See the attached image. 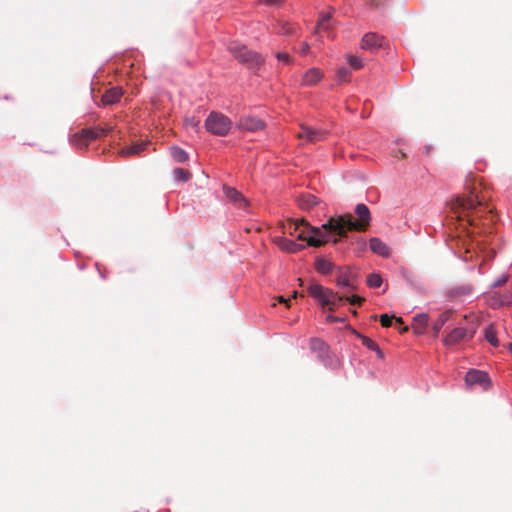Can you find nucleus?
Segmentation results:
<instances>
[{"mask_svg":"<svg viewBox=\"0 0 512 512\" xmlns=\"http://www.w3.org/2000/svg\"><path fill=\"white\" fill-rule=\"evenodd\" d=\"M309 49H310L309 45H308L307 43H305V42H304V43H302V44L300 45V48H299L298 52H299L301 55H306V54L308 53Z\"/></svg>","mask_w":512,"mask_h":512,"instance_id":"4c0bfd02","label":"nucleus"},{"mask_svg":"<svg viewBox=\"0 0 512 512\" xmlns=\"http://www.w3.org/2000/svg\"><path fill=\"white\" fill-rule=\"evenodd\" d=\"M327 132L322 129L313 128L307 125H301L297 137L309 143H317L326 139Z\"/></svg>","mask_w":512,"mask_h":512,"instance_id":"1a4fd4ad","label":"nucleus"},{"mask_svg":"<svg viewBox=\"0 0 512 512\" xmlns=\"http://www.w3.org/2000/svg\"><path fill=\"white\" fill-rule=\"evenodd\" d=\"M123 91L121 87H113L107 90L102 96V103L104 105H112L119 101Z\"/></svg>","mask_w":512,"mask_h":512,"instance_id":"a211bd4d","label":"nucleus"},{"mask_svg":"<svg viewBox=\"0 0 512 512\" xmlns=\"http://www.w3.org/2000/svg\"><path fill=\"white\" fill-rule=\"evenodd\" d=\"M428 324L427 314H418L413 319L412 329L416 334H423Z\"/></svg>","mask_w":512,"mask_h":512,"instance_id":"412c9836","label":"nucleus"},{"mask_svg":"<svg viewBox=\"0 0 512 512\" xmlns=\"http://www.w3.org/2000/svg\"><path fill=\"white\" fill-rule=\"evenodd\" d=\"M348 63L355 69V70H359L363 67V64H362V61L360 58L356 57V56H353V55H349L348 58Z\"/></svg>","mask_w":512,"mask_h":512,"instance_id":"f704fd0d","label":"nucleus"},{"mask_svg":"<svg viewBox=\"0 0 512 512\" xmlns=\"http://www.w3.org/2000/svg\"><path fill=\"white\" fill-rule=\"evenodd\" d=\"M480 183H476L474 178L466 179L465 193L457 196L451 201V211L458 220H466L473 227H478L480 221L483 226L488 225L486 221H493L492 210L484 206V199L480 196Z\"/></svg>","mask_w":512,"mask_h":512,"instance_id":"f257e3e1","label":"nucleus"},{"mask_svg":"<svg viewBox=\"0 0 512 512\" xmlns=\"http://www.w3.org/2000/svg\"><path fill=\"white\" fill-rule=\"evenodd\" d=\"M224 194L229 202L233 203L239 209H245L248 207V200L235 188L224 186Z\"/></svg>","mask_w":512,"mask_h":512,"instance_id":"f8f14e48","label":"nucleus"},{"mask_svg":"<svg viewBox=\"0 0 512 512\" xmlns=\"http://www.w3.org/2000/svg\"><path fill=\"white\" fill-rule=\"evenodd\" d=\"M453 314V311L452 310H446L444 312H442L438 319L435 321V323L433 324V330H434V333L435 335H437L439 333V331L441 330V328L447 323V321L451 318Z\"/></svg>","mask_w":512,"mask_h":512,"instance_id":"4be33fe9","label":"nucleus"},{"mask_svg":"<svg viewBox=\"0 0 512 512\" xmlns=\"http://www.w3.org/2000/svg\"><path fill=\"white\" fill-rule=\"evenodd\" d=\"M506 281H507V277H502L501 279L497 280V281L493 284V286L498 287V286H500V285H502V284L506 283Z\"/></svg>","mask_w":512,"mask_h":512,"instance_id":"79ce46f5","label":"nucleus"},{"mask_svg":"<svg viewBox=\"0 0 512 512\" xmlns=\"http://www.w3.org/2000/svg\"><path fill=\"white\" fill-rule=\"evenodd\" d=\"M229 51L239 62L245 64L250 69L258 70L264 63V58L260 54L247 49L244 45L231 43Z\"/></svg>","mask_w":512,"mask_h":512,"instance_id":"39448f33","label":"nucleus"},{"mask_svg":"<svg viewBox=\"0 0 512 512\" xmlns=\"http://www.w3.org/2000/svg\"><path fill=\"white\" fill-rule=\"evenodd\" d=\"M408 331V327L407 326H404L401 330V332H407Z\"/></svg>","mask_w":512,"mask_h":512,"instance_id":"de8ad7c7","label":"nucleus"},{"mask_svg":"<svg viewBox=\"0 0 512 512\" xmlns=\"http://www.w3.org/2000/svg\"><path fill=\"white\" fill-rule=\"evenodd\" d=\"M309 347L311 351L318 353L319 359H324L328 354V345L320 338H311Z\"/></svg>","mask_w":512,"mask_h":512,"instance_id":"dca6fc26","label":"nucleus"},{"mask_svg":"<svg viewBox=\"0 0 512 512\" xmlns=\"http://www.w3.org/2000/svg\"><path fill=\"white\" fill-rule=\"evenodd\" d=\"M393 319H395V320H396V322H397L398 324H403V320H402V318H400V317H395V316H394V318H393Z\"/></svg>","mask_w":512,"mask_h":512,"instance_id":"c03bdc74","label":"nucleus"},{"mask_svg":"<svg viewBox=\"0 0 512 512\" xmlns=\"http://www.w3.org/2000/svg\"><path fill=\"white\" fill-rule=\"evenodd\" d=\"M112 130L111 126L82 129L72 137L73 144L78 148L86 147L88 142L107 135Z\"/></svg>","mask_w":512,"mask_h":512,"instance_id":"0eeeda50","label":"nucleus"},{"mask_svg":"<svg viewBox=\"0 0 512 512\" xmlns=\"http://www.w3.org/2000/svg\"><path fill=\"white\" fill-rule=\"evenodd\" d=\"M237 127L241 130L256 132L265 128V122L251 115H245L239 118Z\"/></svg>","mask_w":512,"mask_h":512,"instance_id":"9d476101","label":"nucleus"},{"mask_svg":"<svg viewBox=\"0 0 512 512\" xmlns=\"http://www.w3.org/2000/svg\"><path fill=\"white\" fill-rule=\"evenodd\" d=\"M294 29L295 27L293 24L289 22H280L278 33L289 35L294 33Z\"/></svg>","mask_w":512,"mask_h":512,"instance_id":"473e14b6","label":"nucleus"},{"mask_svg":"<svg viewBox=\"0 0 512 512\" xmlns=\"http://www.w3.org/2000/svg\"><path fill=\"white\" fill-rule=\"evenodd\" d=\"M336 283L340 287H348L352 290L356 289V286L352 282L351 274L349 271L341 272L336 279Z\"/></svg>","mask_w":512,"mask_h":512,"instance_id":"5701e85b","label":"nucleus"},{"mask_svg":"<svg viewBox=\"0 0 512 512\" xmlns=\"http://www.w3.org/2000/svg\"><path fill=\"white\" fill-rule=\"evenodd\" d=\"M277 300H278V302H280V303H284V304H286V306H287V307H289V301H290V299H286V298H285V297H283V296H279V297L277 298Z\"/></svg>","mask_w":512,"mask_h":512,"instance_id":"37998d69","label":"nucleus"},{"mask_svg":"<svg viewBox=\"0 0 512 512\" xmlns=\"http://www.w3.org/2000/svg\"><path fill=\"white\" fill-rule=\"evenodd\" d=\"M323 77V72L318 68L309 69L303 76L302 84L306 86L316 85Z\"/></svg>","mask_w":512,"mask_h":512,"instance_id":"f3484780","label":"nucleus"},{"mask_svg":"<svg viewBox=\"0 0 512 512\" xmlns=\"http://www.w3.org/2000/svg\"><path fill=\"white\" fill-rule=\"evenodd\" d=\"M297 296H298V292L294 291L293 294H292V298H296Z\"/></svg>","mask_w":512,"mask_h":512,"instance_id":"49530a36","label":"nucleus"},{"mask_svg":"<svg viewBox=\"0 0 512 512\" xmlns=\"http://www.w3.org/2000/svg\"><path fill=\"white\" fill-rule=\"evenodd\" d=\"M333 12H334V9L329 8L328 12H320L319 13L317 26H316L317 33H327L328 36H331V31L334 28V25L332 22Z\"/></svg>","mask_w":512,"mask_h":512,"instance_id":"9b49d317","label":"nucleus"},{"mask_svg":"<svg viewBox=\"0 0 512 512\" xmlns=\"http://www.w3.org/2000/svg\"><path fill=\"white\" fill-rule=\"evenodd\" d=\"M467 336V330L463 327H456L444 339L446 346H453L463 341Z\"/></svg>","mask_w":512,"mask_h":512,"instance_id":"4468645a","label":"nucleus"},{"mask_svg":"<svg viewBox=\"0 0 512 512\" xmlns=\"http://www.w3.org/2000/svg\"><path fill=\"white\" fill-rule=\"evenodd\" d=\"M465 383L469 387L479 385L484 390H487L491 386V380L488 374L484 371L476 369H471L466 373Z\"/></svg>","mask_w":512,"mask_h":512,"instance_id":"6e6552de","label":"nucleus"},{"mask_svg":"<svg viewBox=\"0 0 512 512\" xmlns=\"http://www.w3.org/2000/svg\"><path fill=\"white\" fill-rule=\"evenodd\" d=\"M336 79L339 83H346L350 81V71L345 67H340L336 72Z\"/></svg>","mask_w":512,"mask_h":512,"instance_id":"c756f323","label":"nucleus"},{"mask_svg":"<svg viewBox=\"0 0 512 512\" xmlns=\"http://www.w3.org/2000/svg\"><path fill=\"white\" fill-rule=\"evenodd\" d=\"M344 300L348 301L351 305H361L365 299L357 295H344Z\"/></svg>","mask_w":512,"mask_h":512,"instance_id":"c9c22d12","label":"nucleus"},{"mask_svg":"<svg viewBox=\"0 0 512 512\" xmlns=\"http://www.w3.org/2000/svg\"><path fill=\"white\" fill-rule=\"evenodd\" d=\"M200 119L196 116H186L184 118V126L189 129L197 130L199 128Z\"/></svg>","mask_w":512,"mask_h":512,"instance_id":"7c9ffc66","label":"nucleus"},{"mask_svg":"<svg viewBox=\"0 0 512 512\" xmlns=\"http://www.w3.org/2000/svg\"><path fill=\"white\" fill-rule=\"evenodd\" d=\"M173 173L175 179L178 181L186 182L191 177V173L183 168H176Z\"/></svg>","mask_w":512,"mask_h":512,"instance_id":"2f4dec72","label":"nucleus"},{"mask_svg":"<svg viewBox=\"0 0 512 512\" xmlns=\"http://www.w3.org/2000/svg\"><path fill=\"white\" fill-rule=\"evenodd\" d=\"M231 127V120L220 112H211L205 121L206 130L216 136H226Z\"/></svg>","mask_w":512,"mask_h":512,"instance_id":"423d86ee","label":"nucleus"},{"mask_svg":"<svg viewBox=\"0 0 512 512\" xmlns=\"http://www.w3.org/2000/svg\"><path fill=\"white\" fill-rule=\"evenodd\" d=\"M308 292L322 307H327L329 311L336 310L344 300V295H339L331 289L316 283L308 287Z\"/></svg>","mask_w":512,"mask_h":512,"instance_id":"20e7f679","label":"nucleus"},{"mask_svg":"<svg viewBox=\"0 0 512 512\" xmlns=\"http://www.w3.org/2000/svg\"><path fill=\"white\" fill-rule=\"evenodd\" d=\"M366 282L369 287L378 288L381 286L383 280L380 274L371 273L368 275Z\"/></svg>","mask_w":512,"mask_h":512,"instance_id":"c85d7f7f","label":"nucleus"},{"mask_svg":"<svg viewBox=\"0 0 512 512\" xmlns=\"http://www.w3.org/2000/svg\"><path fill=\"white\" fill-rule=\"evenodd\" d=\"M285 232L304 240L309 246L321 247L329 241L330 233L323 228L313 227L303 219L290 221L284 226Z\"/></svg>","mask_w":512,"mask_h":512,"instance_id":"7ed1b4c3","label":"nucleus"},{"mask_svg":"<svg viewBox=\"0 0 512 512\" xmlns=\"http://www.w3.org/2000/svg\"><path fill=\"white\" fill-rule=\"evenodd\" d=\"M355 214L357 216L356 221L353 220V216L350 213L331 217L323 224V228L329 231L330 235H337L340 238H346L349 231H366L371 222L369 208L365 204L360 203L355 207Z\"/></svg>","mask_w":512,"mask_h":512,"instance_id":"f03ea898","label":"nucleus"},{"mask_svg":"<svg viewBox=\"0 0 512 512\" xmlns=\"http://www.w3.org/2000/svg\"><path fill=\"white\" fill-rule=\"evenodd\" d=\"M362 344L364 346H366L368 349L372 350V351H375L378 355V357L380 358H383L384 355H383V352L381 351V349L379 348L378 344L373 341L372 339L368 338V337H365V336H362Z\"/></svg>","mask_w":512,"mask_h":512,"instance_id":"bb28decb","label":"nucleus"},{"mask_svg":"<svg viewBox=\"0 0 512 512\" xmlns=\"http://www.w3.org/2000/svg\"><path fill=\"white\" fill-rule=\"evenodd\" d=\"M383 40V37L375 33H367L362 38L361 47L365 50L374 52L382 46Z\"/></svg>","mask_w":512,"mask_h":512,"instance_id":"ddd939ff","label":"nucleus"},{"mask_svg":"<svg viewBox=\"0 0 512 512\" xmlns=\"http://www.w3.org/2000/svg\"><path fill=\"white\" fill-rule=\"evenodd\" d=\"M394 316H389L388 314H382L380 316V322L383 327H389L392 323V319Z\"/></svg>","mask_w":512,"mask_h":512,"instance_id":"e433bc0d","label":"nucleus"},{"mask_svg":"<svg viewBox=\"0 0 512 512\" xmlns=\"http://www.w3.org/2000/svg\"><path fill=\"white\" fill-rule=\"evenodd\" d=\"M326 321H327V322H330V323H332V322H342V321H343V319H341V318H339V317H336V316H334V315H328V316L326 317Z\"/></svg>","mask_w":512,"mask_h":512,"instance_id":"ea45409f","label":"nucleus"},{"mask_svg":"<svg viewBox=\"0 0 512 512\" xmlns=\"http://www.w3.org/2000/svg\"><path fill=\"white\" fill-rule=\"evenodd\" d=\"M467 294L470 295L471 294V289L468 287L467 288Z\"/></svg>","mask_w":512,"mask_h":512,"instance_id":"09e8293b","label":"nucleus"},{"mask_svg":"<svg viewBox=\"0 0 512 512\" xmlns=\"http://www.w3.org/2000/svg\"><path fill=\"white\" fill-rule=\"evenodd\" d=\"M148 145V142H140V143H134L130 146L124 147L119 150V155L123 157L131 156V155H138L140 152L145 150L146 146Z\"/></svg>","mask_w":512,"mask_h":512,"instance_id":"6ab92c4d","label":"nucleus"},{"mask_svg":"<svg viewBox=\"0 0 512 512\" xmlns=\"http://www.w3.org/2000/svg\"><path fill=\"white\" fill-rule=\"evenodd\" d=\"M275 243L278 245V247L282 251L288 252V253H295L304 248V246L302 244H298L293 240L283 238V237L276 238Z\"/></svg>","mask_w":512,"mask_h":512,"instance_id":"2eb2a0df","label":"nucleus"},{"mask_svg":"<svg viewBox=\"0 0 512 512\" xmlns=\"http://www.w3.org/2000/svg\"><path fill=\"white\" fill-rule=\"evenodd\" d=\"M485 339L494 347L499 345L497 333L493 325H489L484 330Z\"/></svg>","mask_w":512,"mask_h":512,"instance_id":"b1692460","label":"nucleus"},{"mask_svg":"<svg viewBox=\"0 0 512 512\" xmlns=\"http://www.w3.org/2000/svg\"><path fill=\"white\" fill-rule=\"evenodd\" d=\"M332 269V263L325 260V259H322V258H319L316 260V270L322 274H328L330 273Z\"/></svg>","mask_w":512,"mask_h":512,"instance_id":"cd10ccee","label":"nucleus"},{"mask_svg":"<svg viewBox=\"0 0 512 512\" xmlns=\"http://www.w3.org/2000/svg\"><path fill=\"white\" fill-rule=\"evenodd\" d=\"M283 0H264L267 5H281Z\"/></svg>","mask_w":512,"mask_h":512,"instance_id":"a19ab883","label":"nucleus"},{"mask_svg":"<svg viewBox=\"0 0 512 512\" xmlns=\"http://www.w3.org/2000/svg\"><path fill=\"white\" fill-rule=\"evenodd\" d=\"M382 4H383V0H370V6L375 9H378L379 7H381Z\"/></svg>","mask_w":512,"mask_h":512,"instance_id":"58836bf2","label":"nucleus"},{"mask_svg":"<svg viewBox=\"0 0 512 512\" xmlns=\"http://www.w3.org/2000/svg\"><path fill=\"white\" fill-rule=\"evenodd\" d=\"M171 156L172 158L179 163L185 162L188 159V154L185 150L180 147L174 146L171 147Z\"/></svg>","mask_w":512,"mask_h":512,"instance_id":"a878e982","label":"nucleus"},{"mask_svg":"<svg viewBox=\"0 0 512 512\" xmlns=\"http://www.w3.org/2000/svg\"><path fill=\"white\" fill-rule=\"evenodd\" d=\"M275 57L278 59V61L282 62L285 65L292 64V58L286 52H277L275 54Z\"/></svg>","mask_w":512,"mask_h":512,"instance_id":"72a5a7b5","label":"nucleus"},{"mask_svg":"<svg viewBox=\"0 0 512 512\" xmlns=\"http://www.w3.org/2000/svg\"><path fill=\"white\" fill-rule=\"evenodd\" d=\"M369 245L370 249L378 255L387 257L390 253L389 247L379 238H371Z\"/></svg>","mask_w":512,"mask_h":512,"instance_id":"aec40b11","label":"nucleus"},{"mask_svg":"<svg viewBox=\"0 0 512 512\" xmlns=\"http://www.w3.org/2000/svg\"><path fill=\"white\" fill-rule=\"evenodd\" d=\"M398 152H399L400 158L404 159L406 157V154L403 151L399 150Z\"/></svg>","mask_w":512,"mask_h":512,"instance_id":"a18cd8bd","label":"nucleus"},{"mask_svg":"<svg viewBox=\"0 0 512 512\" xmlns=\"http://www.w3.org/2000/svg\"><path fill=\"white\" fill-rule=\"evenodd\" d=\"M318 201L317 198L313 195H303L299 198V206L302 209H310L317 205Z\"/></svg>","mask_w":512,"mask_h":512,"instance_id":"393cba45","label":"nucleus"}]
</instances>
